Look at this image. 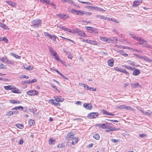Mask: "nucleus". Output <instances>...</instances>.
I'll list each match as a JSON object with an SVG mask.
<instances>
[{"label": "nucleus", "instance_id": "774afa93", "mask_svg": "<svg viewBox=\"0 0 152 152\" xmlns=\"http://www.w3.org/2000/svg\"><path fill=\"white\" fill-rule=\"evenodd\" d=\"M145 47H148L151 49H152V45H148L147 44Z\"/></svg>", "mask_w": 152, "mask_h": 152}, {"label": "nucleus", "instance_id": "0eeeda50", "mask_svg": "<svg viewBox=\"0 0 152 152\" xmlns=\"http://www.w3.org/2000/svg\"><path fill=\"white\" fill-rule=\"evenodd\" d=\"M18 113L19 111L17 110L15 111H10L7 112L6 114V115L8 116H10L11 115L16 114Z\"/></svg>", "mask_w": 152, "mask_h": 152}, {"label": "nucleus", "instance_id": "3c124183", "mask_svg": "<svg viewBox=\"0 0 152 152\" xmlns=\"http://www.w3.org/2000/svg\"><path fill=\"white\" fill-rule=\"evenodd\" d=\"M50 38H51L53 40L55 41L56 39V36L54 35H51V37H50Z\"/></svg>", "mask_w": 152, "mask_h": 152}, {"label": "nucleus", "instance_id": "338daca9", "mask_svg": "<svg viewBox=\"0 0 152 152\" xmlns=\"http://www.w3.org/2000/svg\"><path fill=\"white\" fill-rule=\"evenodd\" d=\"M60 28H61L62 29H64V30H66V28L65 27H64L63 26H60Z\"/></svg>", "mask_w": 152, "mask_h": 152}, {"label": "nucleus", "instance_id": "ea45409f", "mask_svg": "<svg viewBox=\"0 0 152 152\" xmlns=\"http://www.w3.org/2000/svg\"><path fill=\"white\" fill-rule=\"evenodd\" d=\"M35 121L31 119L29 122V124L30 126H32L34 124Z\"/></svg>", "mask_w": 152, "mask_h": 152}, {"label": "nucleus", "instance_id": "052dcab7", "mask_svg": "<svg viewBox=\"0 0 152 152\" xmlns=\"http://www.w3.org/2000/svg\"><path fill=\"white\" fill-rule=\"evenodd\" d=\"M152 113V112H151V113H148L147 112H145V113L144 114L146 115H147L148 116H150L151 115Z\"/></svg>", "mask_w": 152, "mask_h": 152}, {"label": "nucleus", "instance_id": "72a5a7b5", "mask_svg": "<svg viewBox=\"0 0 152 152\" xmlns=\"http://www.w3.org/2000/svg\"><path fill=\"white\" fill-rule=\"evenodd\" d=\"M6 2L10 6L14 7L15 6V3H13L12 1H6Z\"/></svg>", "mask_w": 152, "mask_h": 152}, {"label": "nucleus", "instance_id": "37998d69", "mask_svg": "<svg viewBox=\"0 0 152 152\" xmlns=\"http://www.w3.org/2000/svg\"><path fill=\"white\" fill-rule=\"evenodd\" d=\"M67 3H69L71 5H73L75 6V2L72 0H67Z\"/></svg>", "mask_w": 152, "mask_h": 152}, {"label": "nucleus", "instance_id": "20e7f679", "mask_svg": "<svg viewBox=\"0 0 152 152\" xmlns=\"http://www.w3.org/2000/svg\"><path fill=\"white\" fill-rule=\"evenodd\" d=\"M137 41L139 42V44L140 45H143V46L145 47L148 41L144 40L143 39H142L140 37H139L137 39Z\"/></svg>", "mask_w": 152, "mask_h": 152}, {"label": "nucleus", "instance_id": "8fccbe9b", "mask_svg": "<svg viewBox=\"0 0 152 152\" xmlns=\"http://www.w3.org/2000/svg\"><path fill=\"white\" fill-rule=\"evenodd\" d=\"M44 2L47 3L48 4H53V3L50 2L49 0H42Z\"/></svg>", "mask_w": 152, "mask_h": 152}, {"label": "nucleus", "instance_id": "c756f323", "mask_svg": "<svg viewBox=\"0 0 152 152\" xmlns=\"http://www.w3.org/2000/svg\"><path fill=\"white\" fill-rule=\"evenodd\" d=\"M0 27L5 29H7V27L6 25L4 23H2L0 21Z\"/></svg>", "mask_w": 152, "mask_h": 152}, {"label": "nucleus", "instance_id": "f8f14e48", "mask_svg": "<svg viewBox=\"0 0 152 152\" xmlns=\"http://www.w3.org/2000/svg\"><path fill=\"white\" fill-rule=\"evenodd\" d=\"M81 85H82V86L84 87L85 89H86L90 90H92L94 91H96V88H93L89 87L87 85L84 83L82 84Z\"/></svg>", "mask_w": 152, "mask_h": 152}, {"label": "nucleus", "instance_id": "49530a36", "mask_svg": "<svg viewBox=\"0 0 152 152\" xmlns=\"http://www.w3.org/2000/svg\"><path fill=\"white\" fill-rule=\"evenodd\" d=\"M139 136L141 138H144V137H146L147 136L146 134L143 133L142 134H139Z\"/></svg>", "mask_w": 152, "mask_h": 152}, {"label": "nucleus", "instance_id": "7ed1b4c3", "mask_svg": "<svg viewBox=\"0 0 152 152\" xmlns=\"http://www.w3.org/2000/svg\"><path fill=\"white\" fill-rule=\"evenodd\" d=\"M99 115L98 113L93 112L89 113L88 115V118L90 119L96 118Z\"/></svg>", "mask_w": 152, "mask_h": 152}, {"label": "nucleus", "instance_id": "6e6d98bb", "mask_svg": "<svg viewBox=\"0 0 152 152\" xmlns=\"http://www.w3.org/2000/svg\"><path fill=\"white\" fill-rule=\"evenodd\" d=\"M54 141L53 139H50L49 140V143L50 144H53L54 143Z\"/></svg>", "mask_w": 152, "mask_h": 152}, {"label": "nucleus", "instance_id": "6ab92c4d", "mask_svg": "<svg viewBox=\"0 0 152 152\" xmlns=\"http://www.w3.org/2000/svg\"><path fill=\"white\" fill-rule=\"evenodd\" d=\"M130 85L132 88H137L141 87V86L138 83H131Z\"/></svg>", "mask_w": 152, "mask_h": 152}, {"label": "nucleus", "instance_id": "5701e85b", "mask_svg": "<svg viewBox=\"0 0 152 152\" xmlns=\"http://www.w3.org/2000/svg\"><path fill=\"white\" fill-rule=\"evenodd\" d=\"M140 73V70L139 69H136L134 70L133 75L134 76H137Z\"/></svg>", "mask_w": 152, "mask_h": 152}, {"label": "nucleus", "instance_id": "4d7b16f0", "mask_svg": "<svg viewBox=\"0 0 152 152\" xmlns=\"http://www.w3.org/2000/svg\"><path fill=\"white\" fill-rule=\"evenodd\" d=\"M102 112L103 114L108 115V113L107 112L106 110H102Z\"/></svg>", "mask_w": 152, "mask_h": 152}, {"label": "nucleus", "instance_id": "2f4dec72", "mask_svg": "<svg viewBox=\"0 0 152 152\" xmlns=\"http://www.w3.org/2000/svg\"><path fill=\"white\" fill-rule=\"evenodd\" d=\"M91 30V31H89V32L91 33H95L96 34L98 33L97 30L95 28L92 27Z\"/></svg>", "mask_w": 152, "mask_h": 152}, {"label": "nucleus", "instance_id": "393cba45", "mask_svg": "<svg viewBox=\"0 0 152 152\" xmlns=\"http://www.w3.org/2000/svg\"><path fill=\"white\" fill-rule=\"evenodd\" d=\"M79 10H77L75 9H72L70 11L71 13L77 15L79 14Z\"/></svg>", "mask_w": 152, "mask_h": 152}, {"label": "nucleus", "instance_id": "aec40b11", "mask_svg": "<svg viewBox=\"0 0 152 152\" xmlns=\"http://www.w3.org/2000/svg\"><path fill=\"white\" fill-rule=\"evenodd\" d=\"M114 60L113 59L109 60L107 62L108 65L110 66H112L114 65Z\"/></svg>", "mask_w": 152, "mask_h": 152}, {"label": "nucleus", "instance_id": "f03ea898", "mask_svg": "<svg viewBox=\"0 0 152 152\" xmlns=\"http://www.w3.org/2000/svg\"><path fill=\"white\" fill-rule=\"evenodd\" d=\"M1 61L4 63H6L10 64H13L14 62L9 60L8 58L6 56H4L1 58Z\"/></svg>", "mask_w": 152, "mask_h": 152}, {"label": "nucleus", "instance_id": "a19ab883", "mask_svg": "<svg viewBox=\"0 0 152 152\" xmlns=\"http://www.w3.org/2000/svg\"><path fill=\"white\" fill-rule=\"evenodd\" d=\"M16 126L17 127L20 129H22L23 128V125L21 124H16Z\"/></svg>", "mask_w": 152, "mask_h": 152}, {"label": "nucleus", "instance_id": "58836bf2", "mask_svg": "<svg viewBox=\"0 0 152 152\" xmlns=\"http://www.w3.org/2000/svg\"><path fill=\"white\" fill-rule=\"evenodd\" d=\"M93 137L96 140H98L100 138L99 135L98 134H95L93 135Z\"/></svg>", "mask_w": 152, "mask_h": 152}, {"label": "nucleus", "instance_id": "c03bdc74", "mask_svg": "<svg viewBox=\"0 0 152 152\" xmlns=\"http://www.w3.org/2000/svg\"><path fill=\"white\" fill-rule=\"evenodd\" d=\"M122 68L118 67H116L114 68V69L115 70L118 72H121V71L122 70Z\"/></svg>", "mask_w": 152, "mask_h": 152}, {"label": "nucleus", "instance_id": "9b49d317", "mask_svg": "<svg viewBox=\"0 0 152 152\" xmlns=\"http://www.w3.org/2000/svg\"><path fill=\"white\" fill-rule=\"evenodd\" d=\"M83 106L87 110H90L92 108V105L89 103H84Z\"/></svg>", "mask_w": 152, "mask_h": 152}, {"label": "nucleus", "instance_id": "2eb2a0df", "mask_svg": "<svg viewBox=\"0 0 152 152\" xmlns=\"http://www.w3.org/2000/svg\"><path fill=\"white\" fill-rule=\"evenodd\" d=\"M99 38L101 40L107 42H110L111 41V39L109 38L106 37H104L102 36H100L99 37Z\"/></svg>", "mask_w": 152, "mask_h": 152}, {"label": "nucleus", "instance_id": "423d86ee", "mask_svg": "<svg viewBox=\"0 0 152 152\" xmlns=\"http://www.w3.org/2000/svg\"><path fill=\"white\" fill-rule=\"evenodd\" d=\"M75 33H77L78 35L83 37H84L86 36L85 33H84L83 31L77 28L75 29Z\"/></svg>", "mask_w": 152, "mask_h": 152}, {"label": "nucleus", "instance_id": "e2e57ef3", "mask_svg": "<svg viewBox=\"0 0 152 152\" xmlns=\"http://www.w3.org/2000/svg\"><path fill=\"white\" fill-rule=\"evenodd\" d=\"M124 67L126 69H128L131 70H132L133 69L130 66H125Z\"/></svg>", "mask_w": 152, "mask_h": 152}, {"label": "nucleus", "instance_id": "c85d7f7f", "mask_svg": "<svg viewBox=\"0 0 152 152\" xmlns=\"http://www.w3.org/2000/svg\"><path fill=\"white\" fill-rule=\"evenodd\" d=\"M0 27L5 29H7V27L6 25L4 23H2L0 21Z\"/></svg>", "mask_w": 152, "mask_h": 152}, {"label": "nucleus", "instance_id": "13d9d810", "mask_svg": "<svg viewBox=\"0 0 152 152\" xmlns=\"http://www.w3.org/2000/svg\"><path fill=\"white\" fill-rule=\"evenodd\" d=\"M52 69L53 70L56 72L58 74H59L60 75H62V74L61 73H60L58 70H57L56 69Z\"/></svg>", "mask_w": 152, "mask_h": 152}, {"label": "nucleus", "instance_id": "473e14b6", "mask_svg": "<svg viewBox=\"0 0 152 152\" xmlns=\"http://www.w3.org/2000/svg\"><path fill=\"white\" fill-rule=\"evenodd\" d=\"M142 58L145 61L149 62H152V59H149L146 56H143Z\"/></svg>", "mask_w": 152, "mask_h": 152}, {"label": "nucleus", "instance_id": "bb28decb", "mask_svg": "<svg viewBox=\"0 0 152 152\" xmlns=\"http://www.w3.org/2000/svg\"><path fill=\"white\" fill-rule=\"evenodd\" d=\"M90 42V43L92 44H94V45H97L99 46L100 45V43L99 42H98L96 41H94L93 40H91L89 41Z\"/></svg>", "mask_w": 152, "mask_h": 152}, {"label": "nucleus", "instance_id": "0e129e2a", "mask_svg": "<svg viewBox=\"0 0 152 152\" xmlns=\"http://www.w3.org/2000/svg\"><path fill=\"white\" fill-rule=\"evenodd\" d=\"M68 57L69 58L72 59V56L70 53H68Z\"/></svg>", "mask_w": 152, "mask_h": 152}, {"label": "nucleus", "instance_id": "ddd939ff", "mask_svg": "<svg viewBox=\"0 0 152 152\" xmlns=\"http://www.w3.org/2000/svg\"><path fill=\"white\" fill-rule=\"evenodd\" d=\"M88 7H89L88 8L90 9H92L93 10L94 9V10H97V11H101V12L105 11V10H104L103 9L101 8H100L97 7H93L92 6H88Z\"/></svg>", "mask_w": 152, "mask_h": 152}, {"label": "nucleus", "instance_id": "a878e982", "mask_svg": "<svg viewBox=\"0 0 152 152\" xmlns=\"http://www.w3.org/2000/svg\"><path fill=\"white\" fill-rule=\"evenodd\" d=\"M120 54L125 57H126L128 56V54L125 53L124 50H119Z\"/></svg>", "mask_w": 152, "mask_h": 152}, {"label": "nucleus", "instance_id": "dca6fc26", "mask_svg": "<svg viewBox=\"0 0 152 152\" xmlns=\"http://www.w3.org/2000/svg\"><path fill=\"white\" fill-rule=\"evenodd\" d=\"M49 49L50 50V52L52 55H53L54 56L57 55L56 52L55 51L53 48L49 47Z\"/></svg>", "mask_w": 152, "mask_h": 152}, {"label": "nucleus", "instance_id": "5fc2aeb1", "mask_svg": "<svg viewBox=\"0 0 152 152\" xmlns=\"http://www.w3.org/2000/svg\"><path fill=\"white\" fill-rule=\"evenodd\" d=\"M81 39H82L81 41H83L85 42H87L88 43H90V42L89 41H91L90 40H88V39H84L82 38H81Z\"/></svg>", "mask_w": 152, "mask_h": 152}, {"label": "nucleus", "instance_id": "39448f33", "mask_svg": "<svg viewBox=\"0 0 152 152\" xmlns=\"http://www.w3.org/2000/svg\"><path fill=\"white\" fill-rule=\"evenodd\" d=\"M38 93V91L36 90H30L27 92V94L30 96L37 95Z\"/></svg>", "mask_w": 152, "mask_h": 152}, {"label": "nucleus", "instance_id": "6e6552de", "mask_svg": "<svg viewBox=\"0 0 152 152\" xmlns=\"http://www.w3.org/2000/svg\"><path fill=\"white\" fill-rule=\"evenodd\" d=\"M91 12H88L84 11L79 10V12L78 15L83 16L84 15H91Z\"/></svg>", "mask_w": 152, "mask_h": 152}, {"label": "nucleus", "instance_id": "69168bd1", "mask_svg": "<svg viewBox=\"0 0 152 152\" xmlns=\"http://www.w3.org/2000/svg\"><path fill=\"white\" fill-rule=\"evenodd\" d=\"M86 29L89 31H91V30L92 28V27H86Z\"/></svg>", "mask_w": 152, "mask_h": 152}, {"label": "nucleus", "instance_id": "412c9836", "mask_svg": "<svg viewBox=\"0 0 152 152\" xmlns=\"http://www.w3.org/2000/svg\"><path fill=\"white\" fill-rule=\"evenodd\" d=\"M109 124L107 122H105L103 124H101V128L103 129H109V128H108V125Z\"/></svg>", "mask_w": 152, "mask_h": 152}, {"label": "nucleus", "instance_id": "f704fd0d", "mask_svg": "<svg viewBox=\"0 0 152 152\" xmlns=\"http://www.w3.org/2000/svg\"><path fill=\"white\" fill-rule=\"evenodd\" d=\"M67 32L72 33L73 34H75V29H71L67 28Z\"/></svg>", "mask_w": 152, "mask_h": 152}, {"label": "nucleus", "instance_id": "7c9ffc66", "mask_svg": "<svg viewBox=\"0 0 152 152\" xmlns=\"http://www.w3.org/2000/svg\"><path fill=\"white\" fill-rule=\"evenodd\" d=\"M56 15L58 17L60 18H66V15L63 14H57Z\"/></svg>", "mask_w": 152, "mask_h": 152}, {"label": "nucleus", "instance_id": "4c0bfd02", "mask_svg": "<svg viewBox=\"0 0 152 152\" xmlns=\"http://www.w3.org/2000/svg\"><path fill=\"white\" fill-rule=\"evenodd\" d=\"M121 72H123V73L125 74L127 76H129V73L128 72H127V71L125 69L122 68V70L121 71Z\"/></svg>", "mask_w": 152, "mask_h": 152}, {"label": "nucleus", "instance_id": "f257e3e1", "mask_svg": "<svg viewBox=\"0 0 152 152\" xmlns=\"http://www.w3.org/2000/svg\"><path fill=\"white\" fill-rule=\"evenodd\" d=\"M41 20L36 19L33 20L31 22V26L34 28H38L41 26Z\"/></svg>", "mask_w": 152, "mask_h": 152}, {"label": "nucleus", "instance_id": "09e8293b", "mask_svg": "<svg viewBox=\"0 0 152 152\" xmlns=\"http://www.w3.org/2000/svg\"><path fill=\"white\" fill-rule=\"evenodd\" d=\"M12 55L13 56L15 57L16 58H18V59L20 58L21 57L20 56H19L15 53H12Z\"/></svg>", "mask_w": 152, "mask_h": 152}, {"label": "nucleus", "instance_id": "9d476101", "mask_svg": "<svg viewBox=\"0 0 152 152\" xmlns=\"http://www.w3.org/2000/svg\"><path fill=\"white\" fill-rule=\"evenodd\" d=\"M13 93L17 94H20L21 93V90L18 89L14 86L12 91Z\"/></svg>", "mask_w": 152, "mask_h": 152}, {"label": "nucleus", "instance_id": "c9c22d12", "mask_svg": "<svg viewBox=\"0 0 152 152\" xmlns=\"http://www.w3.org/2000/svg\"><path fill=\"white\" fill-rule=\"evenodd\" d=\"M55 57V59H56L58 61L61 62L62 63H63V61L61 59L59 58V56L56 55V56H54Z\"/></svg>", "mask_w": 152, "mask_h": 152}, {"label": "nucleus", "instance_id": "603ef678", "mask_svg": "<svg viewBox=\"0 0 152 152\" xmlns=\"http://www.w3.org/2000/svg\"><path fill=\"white\" fill-rule=\"evenodd\" d=\"M53 105H55V106H60V104L59 103L57 102L55 100H54V103L53 104Z\"/></svg>", "mask_w": 152, "mask_h": 152}, {"label": "nucleus", "instance_id": "e433bc0d", "mask_svg": "<svg viewBox=\"0 0 152 152\" xmlns=\"http://www.w3.org/2000/svg\"><path fill=\"white\" fill-rule=\"evenodd\" d=\"M0 68L5 69H7V67L5 65L0 62Z\"/></svg>", "mask_w": 152, "mask_h": 152}, {"label": "nucleus", "instance_id": "4468645a", "mask_svg": "<svg viewBox=\"0 0 152 152\" xmlns=\"http://www.w3.org/2000/svg\"><path fill=\"white\" fill-rule=\"evenodd\" d=\"M75 135L74 133L72 132H71L67 134V140L70 138H72Z\"/></svg>", "mask_w": 152, "mask_h": 152}, {"label": "nucleus", "instance_id": "cd10ccee", "mask_svg": "<svg viewBox=\"0 0 152 152\" xmlns=\"http://www.w3.org/2000/svg\"><path fill=\"white\" fill-rule=\"evenodd\" d=\"M0 27L5 29H7V27L6 25L4 23H2L0 21Z\"/></svg>", "mask_w": 152, "mask_h": 152}, {"label": "nucleus", "instance_id": "f3484780", "mask_svg": "<svg viewBox=\"0 0 152 152\" xmlns=\"http://www.w3.org/2000/svg\"><path fill=\"white\" fill-rule=\"evenodd\" d=\"M78 139L77 137H75L73 138L70 143H72V145H75L76 144L78 141Z\"/></svg>", "mask_w": 152, "mask_h": 152}, {"label": "nucleus", "instance_id": "a18cd8bd", "mask_svg": "<svg viewBox=\"0 0 152 152\" xmlns=\"http://www.w3.org/2000/svg\"><path fill=\"white\" fill-rule=\"evenodd\" d=\"M37 81V80L36 79L34 78L33 80H29V81L28 83H33L36 82Z\"/></svg>", "mask_w": 152, "mask_h": 152}, {"label": "nucleus", "instance_id": "a211bd4d", "mask_svg": "<svg viewBox=\"0 0 152 152\" xmlns=\"http://www.w3.org/2000/svg\"><path fill=\"white\" fill-rule=\"evenodd\" d=\"M9 103L13 104H19L21 103L18 100H9Z\"/></svg>", "mask_w": 152, "mask_h": 152}, {"label": "nucleus", "instance_id": "4be33fe9", "mask_svg": "<svg viewBox=\"0 0 152 152\" xmlns=\"http://www.w3.org/2000/svg\"><path fill=\"white\" fill-rule=\"evenodd\" d=\"M129 35L131 36V38H133L134 39H136L137 40V39L139 37H138L136 36L134 34L131 32L129 33Z\"/></svg>", "mask_w": 152, "mask_h": 152}, {"label": "nucleus", "instance_id": "864d4df0", "mask_svg": "<svg viewBox=\"0 0 152 152\" xmlns=\"http://www.w3.org/2000/svg\"><path fill=\"white\" fill-rule=\"evenodd\" d=\"M111 141L114 143H117L119 142V140H117L115 139H111Z\"/></svg>", "mask_w": 152, "mask_h": 152}, {"label": "nucleus", "instance_id": "b1692460", "mask_svg": "<svg viewBox=\"0 0 152 152\" xmlns=\"http://www.w3.org/2000/svg\"><path fill=\"white\" fill-rule=\"evenodd\" d=\"M14 86L9 85L4 86V88L6 90H11L12 91Z\"/></svg>", "mask_w": 152, "mask_h": 152}, {"label": "nucleus", "instance_id": "680f3d73", "mask_svg": "<svg viewBox=\"0 0 152 152\" xmlns=\"http://www.w3.org/2000/svg\"><path fill=\"white\" fill-rule=\"evenodd\" d=\"M2 40H3L6 43H7L8 42V39L5 37H4L3 38Z\"/></svg>", "mask_w": 152, "mask_h": 152}, {"label": "nucleus", "instance_id": "79ce46f5", "mask_svg": "<svg viewBox=\"0 0 152 152\" xmlns=\"http://www.w3.org/2000/svg\"><path fill=\"white\" fill-rule=\"evenodd\" d=\"M55 100L56 101L58 102H62V99H61L60 98V97L59 96H56V97H55Z\"/></svg>", "mask_w": 152, "mask_h": 152}, {"label": "nucleus", "instance_id": "de8ad7c7", "mask_svg": "<svg viewBox=\"0 0 152 152\" xmlns=\"http://www.w3.org/2000/svg\"><path fill=\"white\" fill-rule=\"evenodd\" d=\"M44 34L45 36L49 38H50V37H51V35L48 33L44 32Z\"/></svg>", "mask_w": 152, "mask_h": 152}, {"label": "nucleus", "instance_id": "1a4fd4ad", "mask_svg": "<svg viewBox=\"0 0 152 152\" xmlns=\"http://www.w3.org/2000/svg\"><path fill=\"white\" fill-rule=\"evenodd\" d=\"M142 0H136L134 1L132 7H137L142 2Z\"/></svg>", "mask_w": 152, "mask_h": 152}, {"label": "nucleus", "instance_id": "bf43d9fd", "mask_svg": "<svg viewBox=\"0 0 152 152\" xmlns=\"http://www.w3.org/2000/svg\"><path fill=\"white\" fill-rule=\"evenodd\" d=\"M23 67H24V68L28 70H29V69L30 67V66L27 65H25L23 66Z\"/></svg>", "mask_w": 152, "mask_h": 152}]
</instances>
